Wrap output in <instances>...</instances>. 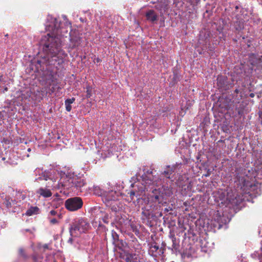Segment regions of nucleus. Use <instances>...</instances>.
<instances>
[{
    "label": "nucleus",
    "mask_w": 262,
    "mask_h": 262,
    "mask_svg": "<svg viewBox=\"0 0 262 262\" xmlns=\"http://www.w3.org/2000/svg\"><path fill=\"white\" fill-rule=\"evenodd\" d=\"M46 29L50 33L44 36L40 43L43 46V50L46 53V63L49 65L58 66L64 62L67 54L61 48L60 37L63 36L68 31L61 26V23L52 15H48Z\"/></svg>",
    "instance_id": "f257e3e1"
},
{
    "label": "nucleus",
    "mask_w": 262,
    "mask_h": 262,
    "mask_svg": "<svg viewBox=\"0 0 262 262\" xmlns=\"http://www.w3.org/2000/svg\"><path fill=\"white\" fill-rule=\"evenodd\" d=\"M90 227V224L86 219L83 218L76 219L71 225L70 228V235L72 236H77L81 233L86 232Z\"/></svg>",
    "instance_id": "f03ea898"
},
{
    "label": "nucleus",
    "mask_w": 262,
    "mask_h": 262,
    "mask_svg": "<svg viewBox=\"0 0 262 262\" xmlns=\"http://www.w3.org/2000/svg\"><path fill=\"white\" fill-rule=\"evenodd\" d=\"M60 181L61 188L64 187L67 189L72 187L80 188L85 184L83 179L78 177H68L66 176L65 178H61Z\"/></svg>",
    "instance_id": "7ed1b4c3"
},
{
    "label": "nucleus",
    "mask_w": 262,
    "mask_h": 262,
    "mask_svg": "<svg viewBox=\"0 0 262 262\" xmlns=\"http://www.w3.org/2000/svg\"><path fill=\"white\" fill-rule=\"evenodd\" d=\"M245 169H236L235 173L234 175V182L236 184L237 187L245 191L247 187L250 186L249 182L247 180V177L243 170Z\"/></svg>",
    "instance_id": "20e7f679"
},
{
    "label": "nucleus",
    "mask_w": 262,
    "mask_h": 262,
    "mask_svg": "<svg viewBox=\"0 0 262 262\" xmlns=\"http://www.w3.org/2000/svg\"><path fill=\"white\" fill-rule=\"evenodd\" d=\"M132 189L129 190L127 194L130 197L129 201L134 200V198L136 197L137 200L140 199L141 196L144 194L146 187L144 185V184L135 183L131 185Z\"/></svg>",
    "instance_id": "39448f33"
},
{
    "label": "nucleus",
    "mask_w": 262,
    "mask_h": 262,
    "mask_svg": "<svg viewBox=\"0 0 262 262\" xmlns=\"http://www.w3.org/2000/svg\"><path fill=\"white\" fill-rule=\"evenodd\" d=\"M45 187L39 188L37 191L36 193L39 196L45 198H50L52 195V190L59 189L61 188L60 183H57V185H54L50 182H46Z\"/></svg>",
    "instance_id": "423d86ee"
},
{
    "label": "nucleus",
    "mask_w": 262,
    "mask_h": 262,
    "mask_svg": "<svg viewBox=\"0 0 262 262\" xmlns=\"http://www.w3.org/2000/svg\"><path fill=\"white\" fill-rule=\"evenodd\" d=\"M67 209L70 211H77L82 208L83 201L81 198L75 196L67 199L64 202Z\"/></svg>",
    "instance_id": "0eeeda50"
},
{
    "label": "nucleus",
    "mask_w": 262,
    "mask_h": 262,
    "mask_svg": "<svg viewBox=\"0 0 262 262\" xmlns=\"http://www.w3.org/2000/svg\"><path fill=\"white\" fill-rule=\"evenodd\" d=\"M59 172L58 171L53 169L50 171H45L42 172L41 177L38 178L37 180H43L46 182H50L51 183H53L54 185H57V181L59 178Z\"/></svg>",
    "instance_id": "6e6552de"
},
{
    "label": "nucleus",
    "mask_w": 262,
    "mask_h": 262,
    "mask_svg": "<svg viewBox=\"0 0 262 262\" xmlns=\"http://www.w3.org/2000/svg\"><path fill=\"white\" fill-rule=\"evenodd\" d=\"M141 181V183L144 184L145 187L147 186L157 185V178L152 174L151 170H147L146 173H144L140 177L139 181Z\"/></svg>",
    "instance_id": "1a4fd4ad"
},
{
    "label": "nucleus",
    "mask_w": 262,
    "mask_h": 262,
    "mask_svg": "<svg viewBox=\"0 0 262 262\" xmlns=\"http://www.w3.org/2000/svg\"><path fill=\"white\" fill-rule=\"evenodd\" d=\"M119 192L116 191L111 190L108 192L103 191L100 193L102 196V200L106 205H110V203L118 200Z\"/></svg>",
    "instance_id": "9d476101"
},
{
    "label": "nucleus",
    "mask_w": 262,
    "mask_h": 262,
    "mask_svg": "<svg viewBox=\"0 0 262 262\" xmlns=\"http://www.w3.org/2000/svg\"><path fill=\"white\" fill-rule=\"evenodd\" d=\"M149 253L153 257H157L163 254L165 249L164 247H159L155 242H151L149 244Z\"/></svg>",
    "instance_id": "9b49d317"
},
{
    "label": "nucleus",
    "mask_w": 262,
    "mask_h": 262,
    "mask_svg": "<svg viewBox=\"0 0 262 262\" xmlns=\"http://www.w3.org/2000/svg\"><path fill=\"white\" fill-rule=\"evenodd\" d=\"M217 85L222 90H227L229 88L227 78L223 76H219L217 78Z\"/></svg>",
    "instance_id": "f8f14e48"
},
{
    "label": "nucleus",
    "mask_w": 262,
    "mask_h": 262,
    "mask_svg": "<svg viewBox=\"0 0 262 262\" xmlns=\"http://www.w3.org/2000/svg\"><path fill=\"white\" fill-rule=\"evenodd\" d=\"M160 192L156 189H154L152 194H150L148 197V204L149 201L154 202L155 203H158V204H160L162 203V201L160 200Z\"/></svg>",
    "instance_id": "ddd939ff"
},
{
    "label": "nucleus",
    "mask_w": 262,
    "mask_h": 262,
    "mask_svg": "<svg viewBox=\"0 0 262 262\" xmlns=\"http://www.w3.org/2000/svg\"><path fill=\"white\" fill-rule=\"evenodd\" d=\"M176 169V167L175 166H167L164 171L162 172V174H163L166 178L168 179H172V174L174 172Z\"/></svg>",
    "instance_id": "4468645a"
},
{
    "label": "nucleus",
    "mask_w": 262,
    "mask_h": 262,
    "mask_svg": "<svg viewBox=\"0 0 262 262\" xmlns=\"http://www.w3.org/2000/svg\"><path fill=\"white\" fill-rule=\"evenodd\" d=\"M106 205L110 207L111 210L115 212H119L122 208V205L118 201V200L113 202H111V203H110V205Z\"/></svg>",
    "instance_id": "2eb2a0df"
},
{
    "label": "nucleus",
    "mask_w": 262,
    "mask_h": 262,
    "mask_svg": "<svg viewBox=\"0 0 262 262\" xmlns=\"http://www.w3.org/2000/svg\"><path fill=\"white\" fill-rule=\"evenodd\" d=\"M70 42L72 46V48L78 47L81 42V38L76 35H71Z\"/></svg>",
    "instance_id": "dca6fc26"
},
{
    "label": "nucleus",
    "mask_w": 262,
    "mask_h": 262,
    "mask_svg": "<svg viewBox=\"0 0 262 262\" xmlns=\"http://www.w3.org/2000/svg\"><path fill=\"white\" fill-rule=\"evenodd\" d=\"M126 262H138L139 260L138 255L135 253H126L124 258Z\"/></svg>",
    "instance_id": "f3484780"
},
{
    "label": "nucleus",
    "mask_w": 262,
    "mask_h": 262,
    "mask_svg": "<svg viewBox=\"0 0 262 262\" xmlns=\"http://www.w3.org/2000/svg\"><path fill=\"white\" fill-rule=\"evenodd\" d=\"M155 8L163 14L168 10V5L165 2H160L155 5Z\"/></svg>",
    "instance_id": "a211bd4d"
},
{
    "label": "nucleus",
    "mask_w": 262,
    "mask_h": 262,
    "mask_svg": "<svg viewBox=\"0 0 262 262\" xmlns=\"http://www.w3.org/2000/svg\"><path fill=\"white\" fill-rule=\"evenodd\" d=\"M147 20L150 21L152 23L155 22L158 20V16L155 13L153 10H150L147 11L145 15Z\"/></svg>",
    "instance_id": "6ab92c4d"
},
{
    "label": "nucleus",
    "mask_w": 262,
    "mask_h": 262,
    "mask_svg": "<svg viewBox=\"0 0 262 262\" xmlns=\"http://www.w3.org/2000/svg\"><path fill=\"white\" fill-rule=\"evenodd\" d=\"M40 212V209L37 206H31L26 212V214L27 216H31L33 215H36Z\"/></svg>",
    "instance_id": "aec40b11"
},
{
    "label": "nucleus",
    "mask_w": 262,
    "mask_h": 262,
    "mask_svg": "<svg viewBox=\"0 0 262 262\" xmlns=\"http://www.w3.org/2000/svg\"><path fill=\"white\" fill-rule=\"evenodd\" d=\"M16 204V201L13 200L9 196H7L4 200L3 204L7 208H10L12 207L13 204Z\"/></svg>",
    "instance_id": "412c9836"
},
{
    "label": "nucleus",
    "mask_w": 262,
    "mask_h": 262,
    "mask_svg": "<svg viewBox=\"0 0 262 262\" xmlns=\"http://www.w3.org/2000/svg\"><path fill=\"white\" fill-rule=\"evenodd\" d=\"M75 101V98L73 97L71 99H67L65 100L66 110L68 112H70L72 110L71 104Z\"/></svg>",
    "instance_id": "4be33fe9"
},
{
    "label": "nucleus",
    "mask_w": 262,
    "mask_h": 262,
    "mask_svg": "<svg viewBox=\"0 0 262 262\" xmlns=\"http://www.w3.org/2000/svg\"><path fill=\"white\" fill-rule=\"evenodd\" d=\"M52 84H50V86L49 87L48 92L50 94H52L54 93L57 89L58 88L57 86V82L54 80L52 81Z\"/></svg>",
    "instance_id": "5701e85b"
},
{
    "label": "nucleus",
    "mask_w": 262,
    "mask_h": 262,
    "mask_svg": "<svg viewBox=\"0 0 262 262\" xmlns=\"http://www.w3.org/2000/svg\"><path fill=\"white\" fill-rule=\"evenodd\" d=\"M209 40L208 39H207V38L204 40L200 36L199 39V41H198V43L200 44V45H202V50H206L207 49V45L208 43H209Z\"/></svg>",
    "instance_id": "b1692460"
},
{
    "label": "nucleus",
    "mask_w": 262,
    "mask_h": 262,
    "mask_svg": "<svg viewBox=\"0 0 262 262\" xmlns=\"http://www.w3.org/2000/svg\"><path fill=\"white\" fill-rule=\"evenodd\" d=\"M86 98H90L92 96V88L91 86L88 85L86 86Z\"/></svg>",
    "instance_id": "393cba45"
},
{
    "label": "nucleus",
    "mask_w": 262,
    "mask_h": 262,
    "mask_svg": "<svg viewBox=\"0 0 262 262\" xmlns=\"http://www.w3.org/2000/svg\"><path fill=\"white\" fill-rule=\"evenodd\" d=\"M235 28L236 30L239 31L241 30L243 28V25L241 22L236 21L235 24Z\"/></svg>",
    "instance_id": "a878e982"
},
{
    "label": "nucleus",
    "mask_w": 262,
    "mask_h": 262,
    "mask_svg": "<svg viewBox=\"0 0 262 262\" xmlns=\"http://www.w3.org/2000/svg\"><path fill=\"white\" fill-rule=\"evenodd\" d=\"M51 215V216H55V215H58L59 218H61V214H58V213H57V211L55 210H51L49 213V215H48V216L49 215Z\"/></svg>",
    "instance_id": "bb28decb"
},
{
    "label": "nucleus",
    "mask_w": 262,
    "mask_h": 262,
    "mask_svg": "<svg viewBox=\"0 0 262 262\" xmlns=\"http://www.w3.org/2000/svg\"><path fill=\"white\" fill-rule=\"evenodd\" d=\"M48 218L49 220L50 224H51V225L57 224L59 223L58 221L55 218L50 219V217L49 216H48Z\"/></svg>",
    "instance_id": "cd10ccee"
},
{
    "label": "nucleus",
    "mask_w": 262,
    "mask_h": 262,
    "mask_svg": "<svg viewBox=\"0 0 262 262\" xmlns=\"http://www.w3.org/2000/svg\"><path fill=\"white\" fill-rule=\"evenodd\" d=\"M142 214L147 219H148L150 216V213L148 211L143 210Z\"/></svg>",
    "instance_id": "c85d7f7f"
},
{
    "label": "nucleus",
    "mask_w": 262,
    "mask_h": 262,
    "mask_svg": "<svg viewBox=\"0 0 262 262\" xmlns=\"http://www.w3.org/2000/svg\"><path fill=\"white\" fill-rule=\"evenodd\" d=\"M112 236H113V239H114V241H118L119 240V236L115 232H112Z\"/></svg>",
    "instance_id": "c756f323"
},
{
    "label": "nucleus",
    "mask_w": 262,
    "mask_h": 262,
    "mask_svg": "<svg viewBox=\"0 0 262 262\" xmlns=\"http://www.w3.org/2000/svg\"><path fill=\"white\" fill-rule=\"evenodd\" d=\"M102 220L104 223H105L106 224H108L109 223L108 215H105L102 219Z\"/></svg>",
    "instance_id": "7c9ffc66"
},
{
    "label": "nucleus",
    "mask_w": 262,
    "mask_h": 262,
    "mask_svg": "<svg viewBox=\"0 0 262 262\" xmlns=\"http://www.w3.org/2000/svg\"><path fill=\"white\" fill-rule=\"evenodd\" d=\"M19 253L24 257H26V255H25V251L23 249L20 248L19 249Z\"/></svg>",
    "instance_id": "2f4dec72"
},
{
    "label": "nucleus",
    "mask_w": 262,
    "mask_h": 262,
    "mask_svg": "<svg viewBox=\"0 0 262 262\" xmlns=\"http://www.w3.org/2000/svg\"><path fill=\"white\" fill-rule=\"evenodd\" d=\"M189 1H190V3L191 4V5H193L198 4L200 1V0H189Z\"/></svg>",
    "instance_id": "473e14b6"
},
{
    "label": "nucleus",
    "mask_w": 262,
    "mask_h": 262,
    "mask_svg": "<svg viewBox=\"0 0 262 262\" xmlns=\"http://www.w3.org/2000/svg\"><path fill=\"white\" fill-rule=\"evenodd\" d=\"M101 61V60L98 57L95 58L94 59V63H100Z\"/></svg>",
    "instance_id": "72a5a7b5"
},
{
    "label": "nucleus",
    "mask_w": 262,
    "mask_h": 262,
    "mask_svg": "<svg viewBox=\"0 0 262 262\" xmlns=\"http://www.w3.org/2000/svg\"><path fill=\"white\" fill-rule=\"evenodd\" d=\"M211 174V171L208 170L207 172V173L206 174H204V176L205 177H209Z\"/></svg>",
    "instance_id": "f704fd0d"
},
{
    "label": "nucleus",
    "mask_w": 262,
    "mask_h": 262,
    "mask_svg": "<svg viewBox=\"0 0 262 262\" xmlns=\"http://www.w3.org/2000/svg\"><path fill=\"white\" fill-rule=\"evenodd\" d=\"M172 243H173V245H172L173 247L174 248V245H175V243L176 242V238L174 236L172 237Z\"/></svg>",
    "instance_id": "c9c22d12"
},
{
    "label": "nucleus",
    "mask_w": 262,
    "mask_h": 262,
    "mask_svg": "<svg viewBox=\"0 0 262 262\" xmlns=\"http://www.w3.org/2000/svg\"><path fill=\"white\" fill-rule=\"evenodd\" d=\"M43 247L45 249H47L49 248V246L47 244H45L43 246Z\"/></svg>",
    "instance_id": "e433bc0d"
},
{
    "label": "nucleus",
    "mask_w": 262,
    "mask_h": 262,
    "mask_svg": "<svg viewBox=\"0 0 262 262\" xmlns=\"http://www.w3.org/2000/svg\"><path fill=\"white\" fill-rule=\"evenodd\" d=\"M260 119V120H261V123H262V111L259 113V116Z\"/></svg>",
    "instance_id": "4c0bfd02"
},
{
    "label": "nucleus",
    "mask_w": 262,
    "mask_h": 262,
    "mask_svg": "<svg viewBox=\"0 0 262 262\" xmlns=\"http://www.w3.org/2000/svg\"><path fill=\"white\" fill-rule=\"evenodd\" d=\"M249 96L251 97V98H253L254 96H255V94L254 93H250L249 94Z\"/></svg>",
    "instance_id": "58836bf2"
},
{
    "label": "nucleus",
    "mask_w": 262,
    "mask_h": 262,
    "mask_svg": "<svg viewBox=\"0 0 262 262\" xmlns=\"http://www.w3.org/2000/svg\"><path fill=\"white\" fill-rule=\"evenodd\" d=\"M239 92V91L237 89H235V91H234V93L237 94H238Z\"/></svg>",
    "instance_id": "ea45409f"
},
{
    "label": "nucleus",
    "mask_w": 262,
    "mask_h": 262,
    "mask_svg": "<svg viewBox=\"0 0 262 262\" xmlns=\"http://www.w3.org/2000/svg\"><path fill=\"white\" fill-rule=\"evenodd\" d=\"M73 239L72 238H70L68 242H70L71 243H72Z\"/></svg>",
    "instance_id": "a19ab883"
},
{
    "label": "nucleus",
    "mask_w": 262,
    "mask_h": 262,
    "mask_svg": "<svg viewBox=\"0 0 262 262\" xmlns=\"http://www.w3.org/2000/svg\"><path fill=\"white\" fill-rule=\"evenodd\" d=\"M2 75H0V82H1L2 81Z\"/></svg>",
    "instance_id": "79ce46f5"
},
{
    "label": "nucleus",
    "mask_w": 262,
    "mask_h": 262,
    "mask_svg": "<svg viewBox=\"0 0 262 262\" xmlns=\"http://www.w3.org/2000/svg\"><path fill=\"white\" fill-rule=\"evenodd\" d=\"M2 160H3V161H5V160H6V158H5V157L3 158H2Z\"/></svg>",
    "instance_id": "37998d69"
},
{
    "label": "nucleus",
    "mask_w": 262,
    "mask_h": 262,
    "mask_svg": "<svg viewBox=\"0 0 262 262\" xmlns=\"http://www.w3.org/2000/svg\"><path fill=\"white\" fill-rule=\"evenodd\" d=\"M31 150V149H30V148H28V151L29 152H30Z\"/></svg>",
    "instance_id": "c03bdc74"
},
{
    "label": "nucleus",
    "mask_w": 262,
    "mask_h": 262,
    "mask_svg": "<svg viewBox=\"0 0 262 262\" xmlns=\"http://www.w3.org/2000/svg\"><path fill=\"white\" fill-rule=\"evenodd\" d=\"M37 62H38V63L39 64H40V62H41V61H39V60H38Z\"/></svg>",
    "instance_id": "a18cd8bd"
},
{
    "label": "nucleus",
    "mask_w": 262,
    "mask_h": 262,
    "mask_svg": "<svg viewBox=\"0 0 262 262\" xmlns=\"http://www.w3.org/2000/svg\"><path fill=\"white\" fill-rule=\"evenodd\" d=\"M235 8H236V9H238V6H236Z\"/></svg>",
    "instance_id": "49530a36"
},
{
    "label": "nucleus",
    "mask_w": 262,
    "mask_h": 262,
    "mask_svg": "<svg viewBox=\"0 0 262 262\" xmlns=\"http://www.w3.org/2000/svg\"><path fill=\"white\" fill-rule=\"evenodd\" d=\"M171 262H174V261H171Z\"/></svg>",
    "instance_id": "de8ad7c7"
}]
</instances>
